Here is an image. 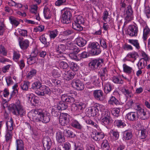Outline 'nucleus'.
Instances as JSON below:
<instances>
[{
	"label": "nucleus",
	"mask_w": 150,
	"mask_h": 150,
	"mask_svg": "<svg viewBox=\"0 0 150 150\" xmlns=\"http://www.w3.org/2000/svg\"><path fill=\"white\" fill-rule=\"evenodd\" d=\"M137 55V53L135 52L128 53L127 57H128L129 58H134V59L135 60L136 57Z\"/></svg>",
	"instance_id": "obj_61"
},
{
	"label": "nucleus",
	"mask_w": 150,
	"mask_h": 150,
	"mask_svg": "<svg viewBox=\"0 0 150 150\" xmlns=\"http://www.w3.org/2000/svg\"><path fill=\"white\" fill-rule=\"evenodd\" d=\"M98 43H95L94 42H90L88 45V47L91 49V53L95 50L97 47Z\"/></svg>",
	"instance_id": "obj_46"
},
{
	"label": "nucleus",
	"mask_w": 150,
	"mask_h": 150,
	"mask_svg": "<svg viewBox=\"0 0 150 150\" xmlns=\"http://www.w3.org/2000/svg\"><path fill=\"white\" fill-rule=\"evenodd\" d=\"M60 110H66L68 107V105L66 103L62 102H60L56 106Z\"/></svg>",
	"instance_id": "obj_27"
},
{
	"label": "nucleus",
	"mask_w": 150,
	"mask_h": 150,
	"mask_svg": "<svg viewBox=\"0 0 150 150\" xmlns=\"http://www.w3.org/2000/svg\"><path fill=\"white\" fill-rule=\"evenodd\" d=\"M63 148L64 149V150H71V146L70 143L69 142H65L63 145Z\"/></svg>",
	"instance_id": "obj_57"
},
{
	"label": "nucleus",
	"mask_w": 150,
	"mask_h": 150,
	"mask_svg": "<svg viewBox=\"0 0 150 150\" xmlns=\"http://www.w3.org/2000/svg\"><path fill=\"white\" fill-rule=\"evenodd\" d=\"M36 73V70L35 69H32L28 73L27 77L30 79L33 76H35Z\"/></svg>",
	"instance_id": "obj_55"
},
{
	"label": "nucleus",
	"mask_w": 150,
	"mask_h": 150,
	"mask_svg": "<svg viewBox=\"0 0 150 150\" xmlns=\"http://www.w3.org/2000/svg\"><path fill=\"white\" fill-rule=\"evenodd\" d=\"M107 72L106 67H105L101 69V72L100 73V76L102 81H104L105 80V76Z\"/></svg>",
	"instance_id": "obj_36"
},
{
	"label": "nucleus",
	"mask_w": 150,
	"mask_h": 150,
	"mask_svg": "<svg viewBox=\"0 0 150 150\" xmlns=\"http://www.w3.org/2000/svg\"><path fill=\"white\" fill-rule=\"evenodd\" d=\"M40 90L42 92V96H44L45 94L50 95L51 93L50 89L46 86H43L40 87Z\"/></svg>",
	"instance_id": "obj_21"
},
{
	"label": "nucleus",
	"mask_w": 150,
	"mask_h": 150,
	"mask_svg": "<svg viewBox=\"0 0 150 150\" xmlns=\"http://www.w3.org/2000/svg\"><path fill=\"white\" fill-rule=\"evenodd\" d=\"M141 137L142 139L145 138L147 136L146 130L144 129L141 130Z\"/></svg>",
	"instance_id": "obj_64"
},
{
	"label": "nucleus",
	"mask_w": 150,
	"mask_h": 150,
	"mask_svg": "<svg viewBox=\"0 0 150 150\" xmlns=\"http://www.w3.org/2000/svg\"><path fill=\"white\" fill-rule=\"evenodd\" d=\"M88 53L86 52H83L80 54H79V58L80 60L82 58H86L88 56Z\"/></svg>",
	"instance_id": "obj_59"
},
{
	"label": "nucleus",
	"mask_w": 150,
	"mask_h": 150,
	"mask_svg": "<svg viewBox=\"0 0 150 150\" xmlns=\"http://www.w3.org/2000/svg\"><path fill=\"white\" fill-rule=\"evenodd\" d=\"M61 99L63 101L65 102L66 103H72L75 101V99L74 98L65 95H62Z\"/></svg>",
	"instance_id": "obj_17"
},
{
	"label": "nucleus",
	"mask_w": 150,
	"mask_h": 150,
	"mask_svg": "<svg viewBox=\"0 0 150 150\" xmlns=\"http://www.w3.org/2000/svg\"><path fill=\"white\" fill-rule=\"evenodd\" d=\"M58 33V31L57 29L50 31V38H55L57 36Z\"/></svg>",
	"instance_id": "obj_52"
},
{
	"label": "nucleus",
	"mask_w": 150,
	"mask_h": 150,
	"mask_svg": "<svg viewBox=\"0 0 150 150\" xmlns=\"http://www.w3.org/2000/svg\"><path fill=\"white\" fill-rule=\"evenodd\" d=\"M77 43L80 47L84 46L86 43L87 41L83 38H77Z\"/></svg>",
	"instance_id": "obj_32"
},
{
	"label": "nucleus",
	"mask_w": 150,
	"mask_h": 150,
	"mask_svg": "<svg viewBox=\"0 0 150 150\" xmlns=\"http://www.w3.org/2000/svg\"><path fill=\"white\" fill-rule=\"evenodd\" d=\"M56 138L57 141L59 143H62L65 141L64 135L61 132L59 131L56 133Z\"/></svg>",
	"instance_id": "obj_16"
},
{
	"label": "nucleus",
	"mask_w": 150,
	"mask_h": 150,
	"mask_svg": "<svg viewBox=\"0 0 150 150\" xmlns=\"http://www.w3.org/2000/svg\"><path fill=\"white\" fill-rule=\"evenodd\" d=\"M114 125L118 127H123L126 125L122 121L119 120H115L114 122Z\"/></svg>",
	"instance_id": "obj_37"
},
{
	"label": "nucleus",
	"mask_w": 150,
	"mask_h": 150,
	"mask_svg": "<svg viewBox=\"0 0 150 150\" xmlns=\"http://www.w3.org/2000/svg\"><path fill=\"white\" fill-rule=\"evenodd\" d=\"M32 116L33 120L35 122L40 121L47 123L50 121V113L44 110L40 109L35 110L32 113Z\"/></svg>",
	"instance_id": "obj_1"
},
{
	"label": "nucleus",
	"mask_w": 150,
	"mask_h": 150,
	"mask_svg": "<svg viewBox=\"0 0 150 150\" xmlns=\"http://www.w3.org/2000/svg\"><path fill=\"white\" fill-rule=\"evenodd\" d=\"M108 103L109 104L112 105H118L120 104L119 101L113 96L110 97L108 101Z\"/></svg>",
	"instance_id": "obj_23"
},
{
	"label": "nucleus",
	"mask_w": 150,
	"mask_h": 150,
	"mask_svg": "<svg viewBox=\"0 0 150 150\" xmlns=\"http://www.w3.org/2000/svg\"><path fill=\"white\" fill-rule=\"evenodd\" d=\"M59 66L61 68L65 69H66L69 66L67 63L63 61L60 62L59 64Z\"/></svg>",
	"instance_id": "obj_60"
},
{
	"label": "nucleus",
	"mask_w": 150,
	"mask_h": 150,
	"mask_svg": "<svg viewBox=\"0 0 150 150\" xmlns=\"http://www.w3.org/2000/svg\"><path fill=\"white\" fill-rule=\"evenodd\" d=\"M5 31L4 25L3 23L0 22V35H2Z\"/></svg>",
	"instance_id": "obj_62"
},
{
	"label": "nucleus",
	"mask_w": 150,
	"mask_h": 150,
	"mask_svg": "<svg viewBox=\"0 0 150 150\" xmlns=\"http://www.w3.org/2000/svg\"><path fill=\"white\" fill-rule=\"evenodd\" d=\"M41 83L40 81H38L34 82L32 84V88L33 89H40V87H42Z\"/></svg>",
	"instance_id": "obj_41"
},
{
	"label": "nucleus",
	"mask_w": 150,
	"mask_h": 150,
	"mask_svg": "<svg viewBox=\"0 0 150 150\" xmlns=\"http://www.w3.org/2000/svg\"><path fill=\"white\" fill-rule=\"evenodd\" d=\"M150 34V29L146 26L143 29V38H147L149 36Z\"/></svg>",
	"instance_id": "obj_31"
},
{
	"label": "nucleus",
	"mask_w": 150,
	"mask_h": 150,
	"mask_svg": "<svg viewBox=\"0 0 150 150\" xmlns=\"http://www.w3.org/2000/svg\"><path fill=\"white\" fill-rule=\"evenodd\" d=\"M16 150H24V143L21 139L16 140Z\"/></svg>",
	"instance_id": "obj_19"
},
{
	"label": "nucleus",
	"mask_w": 150,
	"mask_h": 150,
	"mask_svg": "<svg viewBox=\"0 0 150 150\" xmlns=\"http://www.w3.org/2000/svg\"><path fill=\"white\" fill-rule=\"evenodd\" d=\"M37 59L36 57H34L33 55V56H31L30 57L27 59V62L29 64L31 65L36 62Z\"/></svg>",
	"instance_id": "obj_42"
},
{
	"label": "nucleus",
	"mask_w": 150,
	"mask_h": 150,
	"mask_svg": "<svg viewBox=\"0 0 150 150\" xmlns=\"http://www.w3.org/2000/svg\"><path fill=\"white\" fill-rule=\"evenodd\" d=\"M78 111V112H81L83 111V110L85 108L86 105L83 103H77Z\"/></svg>",
	"instance_id": "obj_47"
},
{
	"label": "nucleus",
	"mask_w": 150,
	"mask_h": 150,
	"mask_svg": "<svg viewBox=\"0 0 150 150\" xmlns=\"http://www.w3.org/2000/svg\"><path fill=\"white\" fill-rule=\"evenodd\" d=\"M10 107L13 113L15 115H20L21 117L25 114L23 107L20 104L19 102H17L16 104H11Z\"/></svg>",
	"instance_id": "obj_2"
},
{
	"label": "nucleus",
	"mask_w": 150,
	"mask_h": 150,
	"mask_svg": "<svg viewBox=\"0 0 150 150\" xmlns=\"http://www.w3.org/2000/svg\"><path fill=\"white\" fill-rule=\"evenodd\" d=\"M101 148L103 150H108L110 148V146L108 141L105 139L101 144Z\"/></svg>",
	"instance_id": "obj_29"
},
{
	"label": "nucleus",
	"mask_w": 150,
	"mask_h": 150,
	"mask_svg": "<svg viewBox=\"0 0 150 150\" xmlns=\"http://www.w3.org/2000/svg\"><path fill=\"white\" fill-rule=\"evenodd\" d=\"M137 113L136 112H131L128 113L126 115V117L129 121H134L138 119Z\"/></svg>",
	"instance_id": "obj_15"
},
{
	"label": "nucleus",
	"mask_w": 150,
	"mask_h": 150,
	"mask_svg": "<svg viewBox=\"0 0 150 150\" xmlns=\"http://www.w3.org/2000/svg\"><path fill=\"white\" fill-rule=\"evenodd\" d=\"M142 54L143 58L141 59V60L144 61L145 63H147V62H149L150 61V57L144 52L143 51L142 52Z\"/></svg>",
	"instance_id": "obj_38"
},
{
	"label": "nucleus",
	"mask_w": 150,
	"mask_h": 150,
	"mask_svg": "<svg viewBox=\"0 0 150 150\" xmlns=\"http://www.w3.org/2000/svg\"><path fill=\"white\" fill-rule=\"evenodd\" d=\"M13 119L11 118L10 120L7 121L6 122V125L7 127V131L11 132L12 130L13 129Z\"/></svg>",
	"instance_id": "obj_26"
},
{
	"label": "nucleus",
	"mask_w": 150,
	"mask_h": 150,
	"mask_svg": "<svg viewBox=\"0 0 150 150\" xmlns=\"http://www.w3.org/2000/svg\"><path fill=\"white\" fill-rule=\"evenodd\" d=\"M11 23L14 27H16L20 24L19 21L17 20L16 18L13 16H11L9 17Z\"/></svg>",
	"instance_id": "obj_25"
},
{
	"label": "nucleus",
	"mask_w": 150,
	"mask_h": 150,
	"mask_svg": "<svg viewBox=\"0 0 150 150\" xmlns=\"http://www.w3.org/2000/svg\"><path fill=\"white\" fill-rule=\"evenodd\" d=\"M110 133L113 136L115 137V139H117L119 137V134L118 132L111 130L110 131Z\"/></svg>",
	"instance_id": "obj_58"
},
{
	"label": "nucleus",
	"mask_w": 150,
	"mask_h": 150,
	"mask_svg": "<svg viewBox=\"0 0 150 150\" xmlns=\"http://www.w3.org/2000/svg\"><path fill=\"white\" fill-rule=\"evenodd\" d=\"M123 71L129 74L131 73L132 71V68L127 65L126 64H124L123 65Z\"/></svg>",
	"instance_id": "obj_34"
},
{
	"label": "nucleus",
	"mask_w": 150,
	"mask_h": 150,
	"mask_svg": "<svg viewBox=\"0 0 150 150\" xmlns=\"http://www.w3.org/2000/svg\"><path fill=\"white\" fill-rule=\"evenodd\" d=\"M110 113L107 110L103 111L102 113V116L100 118V121L102 125L107 126L112 122L110 119Z\"/></svg>",
	"instance_id": "obj_5"
},
{
	"label": "nucleus",
	"mask_w": 150,
	"mask_h": 150,
	"mask_svg": "<svg viewBox=\"0 0 150 150\" xmlns=\"http://www.w3.org/2000/svg\"><path fill=\"white\" fill-rule=\"evenodd\" d=\"M113 81L115 83L122 84L124 82L120 78V76H114L112 79Z\"/></svg>",
	"instance_id": "obj_30"
},
{
	"label": "nucleus",
	"mask_w": 150,
	"mask_h": 150,
	"mask_svg": "<svg viewBox=\"0 0 150 150\" xmlns=\"http://www.w3.org/2000/svg\"><path fill=\"white\" fill-rule=\"evenodd\" d=\"M12 137V132L7 131L5 136L6 141V142H8L11 141Z\"/></svg>",
	"instance_id": "obj_45"
},
{
	"label": "nucleus",
	"mask_w": 150,
	"mask_h": 150,
	"mask_svg": "<svg viewBox=\"0 0 150 150\" xmlns=\"http://www.w3.org/2000/svg\"><path fill=\"white\" fill-rule=\"evenodd\" d=\"M113 87L110 82H108L106 83L104 88L105 93L107 94L109 93L113 89Z\"/></svg>",
	"instance_id": "obj_24"
},
{
	"label": "nucleus",
	"mask_w": 150,
	"mask_h": 150,
	"mask_svg": "<svg viewBox=\"0 0 150 150\" xmlns=\"http://www.w3.org/2000/svg\"><path fill=\"white\" fill-rule=\"evenodd\" d=\"M6 52L5 50V48L2 46L0 47V56H6Z\"/></svg>",
	"instance_id": "obj_63"
},
{
	"label": "nucleus",
	"mask_w": 150,
	"mask_h": 150,
	"mask_svg": "<svg viewBox=\"0 0 150 150\" xmlns=\"http://www.w3.org/2000/svg\"><path fill=\"white\" fill-rule=\"evenodd\" d=\"M71 126L74 127L81 129L82 128L81 125L76 120H74L71 124Z\"/></svg>",
	"instance_id": "obj_48"
},
{
	"label": "nucleus",
	"mask_w": 150,
	"mask_h": 150,
	"mask_svg": "<svg viewBox=\"0 0 150 150\" xmlns=\"http://www.w3.org/2000/svg\"><path fill=\"white\" fill-rule=\"evenodd\" d=\"M147 65V63H145L144 61H143L141 59L139 60L137 64L138 68L139 69H142L144 68Z\"/></svg>",
	"instance_id": "obj_35"
},
{
	"label": "nucleus",
	"mask_w": 150,
	"mask_h": 150,
	"mask_svg": "<svg viewBox=\"0 0 150 150\" xmlns=\"http://www.w3.org/2000/svg\"><path fill=\"white\" fill-rule=\"evenodd\" d=\"M60 110L57 106H52L51 110L52 115L54 117H57L59 115Z\"/></svg>",
	"instance_id": "obj_28"
},
{
	"label": "nucleus",
	"mask_w": 150,
	"mask_h": 150,
	"mask_svg": "<svg viewBox=\"0 0 150 150\" xmlns=\"http://www.w3.org/2000/svg\"><path fill=\"white\" fill-rule=\"evenodd\" d=\"M136 110V112L138 118H140L142 120H146L148 118L146 112L144 109L140 107L139 106H137Z\"/></svg>",
	"instance_id": "obj_9"
},
{
	"label": "nucleus",
	"mask_w": 150,
	"mask_h": 150,
	"mask_svg": "<svg viewBox=\"0 0 150 150\" xmlns=\"http://www.w3.org/2000/svg\"><path fill=\"white\" fill-rule=\"evenodd\" d=\"M74 21L72 24L73 28L79 31L82 30V25L84 23V20L83 17L80 15L76 16L74 18Z\"/></svg>",
	"instance_id": "obj_3"
},
{
	"label": "nucleus",
	"mask_w": 150,
	"mask_h": 150,
	"mask_svg": "<svg viewBox=\"0 0 150 150\" xmlns=\"http://www.w3.org/2000/svg\"><path fill=\"white\" fill-rule=\"evenodd\" d=\"M69 115L67 113H61L59 116V121L62 126L67 125L69 122Z\"/></svg>",
	"instance_id": "obj_7"
},
{
	"label": "nucleus",
	"mask_w": 150,
	"mask_h": 150,
	"mask_svg": "<svg viewBox=\"0 0 150 150\" xmlns=\"http://www.w3.org/2000/svg\"><path fill=\"white\" fill-rule=\"evenodd\" d=\"M129 42L131 44L133 45L137 48H139V43H138V41L137 40H129Z\"/></svg>",
	"instance_id": "obj_54"
},
{
	"label": "nucleus",
	"mask_w": 150,
	"mask_h": 150,
	"mask_svg": "<svg viewBox=\"0 0 150 150\" xmlns=\"http://www.w3.org/2000/svg\"><path fill=\"white\" fill-rule=\"evenodd\" d=\"M69 40L68 38L65 39L60 38V41L62 42L63 43H65L67 45L68 47H70L71 45H72V43L70 41H69Z\"/></svg>",
	"instance_id": "obj_53"
},
{
	"label": "nucleus",
	"mask_w": 150,
	"mask_h": 150,
	"mask_svg": "<svg viewBox=\"0 0 150 150\" xmlns=\"http://www.w3.org/2000/svg\"><path fill=\"white\" fill-rule=\"evenodd\" d=\"M43 13L45 18L47 19L50 18V10L48 8L45 6L44 9Z\"/></svg>",
	"instance_id": "obj_33"
},
{
	"label": "nucleus",
	"mask_w": 150,
	"mask_h": 150,
	"mask_svg": "<svg viewBox=\"0 0 150 150\" xmlns=\"http://www.w3.org/2000/svg\"><path fill=\"white\" fill-rule=\"evenodd\" d=\"M64 132L67 134L68 137L71 138L74 137L76 136V135L74 133L71 129H65L64 130Z\"/></svg>",
	"instance_id": "obj_44"
},
{
	"label": "nucleus",
	"mask_w": 150,
	"mask_h": 150,
	"mask_svg": "<svg viewBox=\"0 0 150 150\" xmlns=\"http://www.w3.org/2000/svg\"><path fill=\"white\" fill-rule=\"evenodd\" d=\"M77 54L75 52H72L69 54V56L72 59L79 61V54L77 55Z\"/></svg>",
	"instance_id": "obj_51"
},
{
	"label": "nucleus",
	"mask_w": 150,
	"mask_h": 150,
	"mask_svg": "<svg viewBox=\"0 0 150 150\" xmlns=\"http://www.w3.org/2000/svg\"><path fill=\"white\" fill-rule=\"evenodd\" d=\"M98 111V109L95 107L93 106L88 109V114L89 116H96Z\"/></svg>",
	"instance_id": "obj_18"
},
{
	"label": "nucleus",
	"mask_w": 150,
	"mask_h": 150,
	"mask_svg": "<svg viewBox=\"0 0 150 150\" xmlns=\"http://www.w3.org/2000/svg\"><path fill=\"white\" fill-rule=\"evenodd\" d=\"M93 95L95 98L97 100L103 101L104 99L103 92L101 90L94 91Z\"/></svg>",
	"instance_id": "obj_12"
},
{
	"label": "nucleus",
	"mask_w": 150,
	"mask_h": 150,
	"mask_svg": "<svg viewBox=\"0 0 150 150\" xmlns=\"http://www.w3.org/2000/svg\"><path fill=\"white\" fill-rule=\"evenodd\" d=\"M65 50V46L63 45H59L56 49L57 52L58 53H64Z\"/></svg>",
	"instance_id": "obj_40"
},
{
	"label": "nucleus",
	"mask_w": 150,
	"mask_h": 150,
	"mask_svg": "<svg viewBox=\"0 0 150 150\" xmlns=\"http://www.w3.org/2000/svg\"><path fill=\"white\" fill-rule=\"evenodd\" d=\"M100 45L98 44L96 48L94 51H93L91 53L92 55H97L100 54L101 52V50L100 48Z\"/></svg>",
	"instance_id": "obj_50"
},
{
	"label": "nucleus",
	"mask_w": 150,
	"mask_h": 150,
	"mask_svg": "<svg viewBox=\"0 0 150 150\" xmlns=\"http://www.w3.org/2000/svg\"><path fill=\"white\" fill-rule=\"evenodd\" d=\"M138 29L137 27L135 25H130L127 30L128 34L132 37L136 36L137 34Z\"/></svg>",
	"instance_id": "obj_11"
},
{
	"label": "nucleus",
	"mask_w": 150,
	"mask_h": 150,
	"mask_svg": "<svg viewBox=\"0 0 150 150\" xmlns=\"http://www.w3.org/2000/svg\"><path fill=\"white\" fill-rule=\"evenodd\" d=\"M75 75V72L71 70L65 71L63 74L64 79L69 80L73 79Z\"/></svg>",
	"instance_id": "obj_14"
},
{
	"label": "nucleus",
	"mask_w": 150,
	"mask_h": 150,
	"mask_svg": "<svg viewBox=\"0 0 150 150\" xmlns=\"http://www.w3.org/2000/svg\"><path fill=\"white\" fill-rule=\"evenodd\" d=\"M30 82L29 81H24L22 83L21 86V88L24 91H27L28 89V87L30 85Z\"/></svg>",
	"instance_id": "obj_43"
},
{
	"label": "nucleus",
	"mask_w": 150,
	"mask_h": 150,
	"mask_svg": "<svg viewBox=\"0 0 150 150\" xmlns=\"http://www.w3.org/2000/svg\"><path fill=\"white\" fill-rule=\"evenodd\" d=\"M133 11L131 6L129 5L127 7L126 13H124L125 21L124 23V27L132 19V15Z\"/></svg>",
	"instance_id": "obj_6"
},
{
	"label": "nucleus",
	"mask_w": 150,
	"mask_h": 150,
	"mask_svg": "<svg viewBox=\"0 0 150 150\" xmlns=\"http://www.w3.org/2000/svg\"><path fill=\"white\" fill-rule=\"evenodd\" d=\"M69 67L70 69L74 71H76L79 69V67L77 64L74 62H71L69 64Z\"/></svg>",
	"instance_id": "obj_39"
},
{
	"label": "nucleus",
	"mask_w": 150,
	"mask_h": 150,
	"mask_svg": "<svg viewBox=\"0 0 150 150\" xmlns=\"http://www.w3.org/2000/svg\"><path fill=\"white\" fill-rule=\"evenodd\" d=\"M132 137L131 131L130 130H127L123 133V139L128 140L131 139Z\"/></svg>",
	"instance_id": "obj_20"
},
{
	"label": "nucleus",
	"mask_w": 150,
	"mask_h": 150,
	"mask_svg": "<svg viewBox=\"0 0 150 150\" xmlns=\"http://www.w3.org/2000/svg\"><path fill=\"white\" fill-rule=\"evenodd\" d=\"M72 85L78 90H82L84 88L83 84L79 80H73L72 83Z\"/></svg>",
	"instance_id": "obj_13"
},
{
	"label": "nucleus",
	"mask_w": 150,
	"mask_h": 150,
	"mask_svg": "<svg viewBox=\"0 0 150 150\" xmlns=\"http://www.w3.org/2000/svg\"><path fill=\"white\" fill-rule=\"evenodd\" d=\"M71 14L70 11H65L62 16L61 21L63 23L68 24L70 22V18Z\"/></svg>",
	"instance_id": "obj_8"
},
{
	"label": "nucleus",
	"mask_w": 150,
	"mask_h": 150,
	"mask_svg": "<svg viewBox=\"0 0 150 150\" xmlns=\"http://www.w3.org/2000/svg\"><path fill=\"white\" fill-rule=\"evenodd\" d=\"M52 140L49 137H44L43 138L42 144L45 150H49L52 146Z\"/></svg>",
	"instance_id": "obj_10"
},
{
	"label": "nucleus",
	"mask_w": 150,
	"mask_h": 150,
	"mask_svg": "<svg viewBox=\"0 0 150 150\" xmlns=\"http://www.w3.org/2000/svg\"><path fill=\"white\" fill-rule=\"evenodd\" d=\"M122 92L125 95H127L128 96H129L130 98H132L133 96L132 91L128 89L124 88L123 89Z\"/></svg>",
	"instance_id": "obj_49"
},
{
	"label": "nucleus",
	"mask_w": 150,
	"mask_h": 150,
	"mask_svg": "<svg viewBox=\"0 0 150 150\" xmlns=\"http://www.w3.org/2000/svg\"><path fill=\"white\" fill-rule=\"evenodd\" d=\"M29 41L28 40H20L19 44L21 48L23 49H26L29 46Z\"/></svg>",
	"instance_id": "obj_22"
},
{
	"label": "nucleus",
	"mask_w": 150,
	"mask_h": 150,
	"mask_svg": "<svg viewBox=\"0 0 150 150\" xmlns=\"http://www.w3.org/2000/svg\"><path fill=\"white\" fill-rule=\"evenodd\" d=\"M120 111V109L119 108H116L112 111V114L115 117H117L119 116Z\"/></svg>",
	"instance_id": "obj_56"
},
{
	"label": "nucleus",
	"mask_w": 150,
	"mask_h": 150,
	"mask_svg": "<svg viewBox=\"0 0 150 150\" xmlns=\"http://www.w3.org/2000/svg\"><path fill=\"white\" fill-rule=\"evenodd\" d=\"M103 62V59L98 58L91 60L88 63V66L92 69L97 71L101 67Z\"/></svg>",
	"instance_id": "obj_4"
}]
</instances>
